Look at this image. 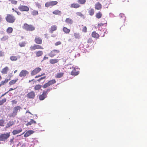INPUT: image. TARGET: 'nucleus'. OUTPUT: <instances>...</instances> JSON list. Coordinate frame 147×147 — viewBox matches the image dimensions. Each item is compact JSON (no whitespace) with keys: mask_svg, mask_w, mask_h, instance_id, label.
<instances>
[{"mask_svg":"<svg viewBox=\"0 0 147 147\" xmlns=\"http://www.w3.org/2000/svg\"><path fill=\"white\" fill-rule=\"evenodd\" d=\"M22 28L27 31H32L35 29V27L32 25H29L25 23L22 26Z\"/></svg>","mask_w":147,"mask_h":147,"instance_id":"f257e3e1","label":"nucleus"},{"mask_svg":"<svg viewBox=\"0 0 147 147\" xmlns=\"http://www.w3.org/2000/svg\"><path fill=\"white\" fill-rule=\"evenodd\" d=\"M52 89L51 88H48L46 90H44L43 91L42 94L40 95L39 96V99L40 100H44L47 97V92H49Z\"/></svg>","mask_w":147,"mask_h":147,"instance_id":"f03ea898","label":"nucleus"},{"mask_svg":"<svg viewBox=\"0 0 147 147\" xmlns=\"http://www.w3.org/2000/svg\"><path fill=\"white\" fill-rule=\"evenodd\" d=\"M10 136V133L9 132L1 134L0 135V141H7Z\"/></svg>","mask_w":147,"mask_h":147,"instance_id":"7ed1b4c3","label":"nucleus"},{"mask_svg":"<svg viewBox=\"0 0 147 147\" xmlns=\"http://www.w3.org/2000/svg\"><path fill=\"white\" fill-rule=\"evenodd\" d=\"M5 20L8 22L13 23L15 21L16 18L12 14H7L5 17Z\"/></svg>","mask_w":147,"mask_h":147,"instance_id":"20e7f679","label":"nucleus"},{"mask_svg":"<svg viewBox=\"0 0 147 147\" xmlns=\"http://www.w3.org/2000/svg\"><path fill=\"white\" fill-rule=\"evenodd\" d=\"M69 65H67L66 66V68L69 69H70L72 71L71 72V74L72 76H76L78 75L79 74V72L78 71V69L75 68L74 67H72L69 66Z\"/></svg>","mask_w":147,"mask_h":147,"instance_id":"39448f33","label":"nucleus"},{"mask_svg":"<svg viewBox=\"0 0 147 147\" xmlns=\"http://www.w3.org/2000/svg\"><path fill=\"white\" fill-rule=\"evenodd\" d=\"M21 109V107L19 106L14 107L13 108V112L10 114L9 117H13L16 116L17 114L18 111H20V110Z\"/></svg>","mask_w":147,"mask_h":147,"instance_id":"423d86ee","label":"nucleus"},{"mask_svg":"<svg viewBox=\"0 0 147 147\" xmlns=\"http://www.w3.org/2000/svg\"><path fill=\"white\" fill-rule=\"evenodd\" d=\"M55 80L53 79L47 82L43 86V88H45L56 83Z\"/></svg>","mask_w":147,"mask_h":147,"instance_id":"0eeeda50","label":"nucleus"},{"mask_svg":"<svg viewBox=\"0 0 147 147\" xmlns=\"http://www.w3.org/2000/svg\"><path fill=\"white\" fill-rule=\"evenodd\" d=\"M19 9L21 11H28L29 10V7L26 5H21L18 7Z\"/></svg>","mask_w":147,"mask_h":147,"instance_id":"6e6552de","label":"nucleus"},{"mask_svg":"<svg viewBox=\"0 0 147 147\" xmlns=\"http://www.w3.org/2000/svg\"><path fill=\"white\" fill-rule=\"evenodd\" d=\"M60 53L59 50H58L54 49L51 51L49 54V55L51 57H53L57 54Z\"/></svg>","mask_w":147,"mask_h":147,"instance_id":"1a4fd4ad","label":"nucleus"},{"mask_svg":"<svg viewBox=\"0 0 147 147\" xmlns=\"http://www.w3.org/2000/svg\"><path fill=\"white\" fill-rule=\"evenodd\" d=\"M58 3L57 1H50L46 2L45 4V6L48 7L50 6H53L56 5Z\"/></svg>","mask_w":147,"mask_h":147,"instance_id":"9d476101","label":"nucleus"},{"mask_svg":"<svg viewBox=\"0 0 147 147\" xmlns=\"http://www.w3.org/2000/svg\"><path fill=\"white\" fill-rule=\"evenodd\" d=\"M35 93L33 91H32L28 93L26 95V97L30 99H33L35 97Z\"/></svg>","mask_w":147,"mask_h":147,"instance_id":"9b49d317","label":"nucleus"},{"mask_svg":"<svg viewBox=\"0 0 147 147\" xmlns=\"http://www.w3.org/2000/svg\"><path fill=\"white\" fill-rule=\"evenodd\" d=\"M41 70V69L39 67H38L35 68L31 72V74L32 76H34L37 74Z\"/></svg>","mask_w":147,"mask_h":147,"instance_id":"f8f14e48","label":"nucleus"},{"mask_svg":"<svg viewBox=\"0 0 147 147\" xmlns=\"http://www.w3.org/2000/svg\"><path fill=\"white\" fill-rule=\"evenodd\" d=\"M29 73L26 70H22L19 74V76L20 77H24L27 75Z\"/></svg>","mask_w":147,"mask_h":147,"instance_id":"ddd939ff","label":"nucleus"},{"mask_svg":"<svg viewBox=\"0 0 147 147\" xmlns=\"http://www.w3.org/2000/svg\"><path fill=\"white\" fill-rule=\"evenodd\" d=\"M34 40L36 44L41 45L42 43V39L39 36H36Z\"/></svg>","mask_w":147,"mask_h":147,"instance_id":"4468645a","label":"nucleus"},{"mask_svg":"<svg viewBox=\"0 0 147 147\" xmlns=\"http://www.w3.org/2000/svg\"><path fill=\"white\" fill-rule=\"evenodd\" d=\"M102 6L99 2H98L95 4V8L96 9L100 10L102 8Z\"/></svg>","mask_w":147,"mask_h":147,"instance_id":"2eb2a0df","label":"nucleus"},{"mask_svg":"<svg viewBox=\"0 0 147 147\" xmlns=\"http://www.w3.org/2000/svg\"><path fill=\"white\" fill-rule=\"evenodd\" d=\"M57 26L56 25L52 26L50 28L49 32L51 33H53L54 31L57 30Z\"/></svg>","mask_w":147,"mask_h":147,"instance_id":"dca6fc26","label":"nucleus"},{"mask_svg":"<svg viewBox=\"0 0 147 147\" xmlns=\"http://www.w3.org/2000/svg\"><path fill=\"white\" fill-rule=\"evenodd\" d=\"M9 70V68L7 66H6L1 71V73L4 74H7V72Z\"/></svg>","mask_w":147,"mask_h":147,"instance_id":"f3484780","label":"nucleus"},{"mask_svg":"<svg viewBox=\"0 0 147 147\" xmlns=\"http://www.w3.org/2000/svg\"><path fill=\"white\" fill-rule=\"evenodd\" d=\"M91 36L92 37L96 38H98L100 37L99 35L96 31L92 32V33Z\"/></svg>","mask_w":147,"mask_h":147,"instance_id":"a211bd4d","label":"nucleus"},{"mask_svg":"<svg viewBox=\"0 0 147 147\" xmlns=\"http://www.w3.org/2000/svg\"><path fill=\"white\" fill-rule=\"evenodd\" d=\"M36 57H40L42 56L43 54V52L41 51H38L35 52Z\"/></svg>","mask_w":147,"mask_h":147,"instance_id":"6ab92c4d","label":"nucleus"},{"mask_svg":"<svg viewBox=\"0 0 147 147\" xmlns=\"http://www.w3.org/2000/svg\"><path fill=\"white\" fill-rule=\"evenodd\" d=\"M80 6V5L79 4L75 3L71 4L70 5L71 7L76 9L79 7Z\"/></svg>","mask_w":147,"mask_h":147,"instance_id":"aec40b11","label":"nucleus"},{"mask_svg":"<svg viewBox=\"0 0 147 147\" xmlns=\"http://www.w3.org/2000/svg\"><path fill=\"white\" fill-rule=\"evenodd\" d=\"M14 122L13 121H9L6 124L5 127L6 128H8L14 124Z\"/></svg>","mask_w":147,"mask_h":147,"instance_id":"412c9836","label":"nucleus"},{"mask_svg":"<svg viewBox=\"0 0 147 147\" xmlns=\"http://www.w3.org/2000/svg\"><path fill=\"white\" fill-rule=\"evenodd\" d=\"M20 58V56H12L10 57V59L12 61H17L18 58Z\"/></svg>","mask_w":147,"mask_h":147,"instance_id":"4be33fe9","label":"nucleus"},{"mask_svg":"<svg viewBox=\"0 0 147 147\" xmlns=\"http://www.w3.org/2000/svg\"><path fill=\"white\" fill-rule=\"evenodd\" d=\"M59 61V60L57 59H51L49 60L50 63L52 64L57 63Z\"/></svg>","mask_w":147,"mask_h":147,"instance_id":"5701e85b","label":"nucleus"},{"mask_svg":"<svg viewBox=\"0 0 147 147\" xmlns=\"http://www.w3.org/2000/svg\"><path fill=\"white\" fill-rule=\"evenodd\" d=\"M10 80V78L9 79H5L4 80L2 81L0 84V87L1 86H3L6 84L7 83L8 81Z\"/></svg>","mask_w":147,"mask_h":147,"instance_id":"b1692460","label":"nucleus"},{"mask_svg":"<svg viewBox=\"0 0 147 147\" xmlns=\"http://www.w3.org/2000/svg\"><path fill=\"white\" fill-rule=\"evenodd\" d=\"M64 74V73L63 72L57 73L55 76V77L56 78H60L63 76Z\"/></svg>","mask_w":147,"mask_h":147,"instance_id":"393cba45","label":"nucleus"},{"mask_svg":"<svg viewBox=\"0 0 147 147\" xmlns=\"http://www.w3.org/2000/svg\"><path fill=\"white\" fill-rule=\"evenodd\" d=\"M36 122L35 121H34L33 119H31L30 122L26 124V125L27 126H28L29 125H31L32 124H36Z\"/></svg>","mask_w":147,"mask_h":147,"instance_id":"a878e982","label":"nucleus"},{"mask_svg":"<svg viewBox=\"0 0 147 147\" xmlns=\"http://www.w3.org/2000/svg\"><path fill=\"white\" fill-rule=\"evenodd\" d=\"M18 79H16L15 80H13L10 81L9 82V86H11L15 84L18 80Z\"/></svg>","mask_w":147,"mask_h":147,"instance_id":"bb28decb","label":"nucleus"},{"mask_svg":"<svg viewBox=\"0 0 147 147\" xmlns=\"http://www.w3.org/2000/svg\"><path fill=\"white\" fill-rule=\"evenodd\" d=\"M102 16V14L100 11H99L98 13H96L95 16L96 18L98 19L100 18Z\"/></svg>","mask_w":147,"mask_h":147,"instance_id":"cd10ccee","label":"nucleus"},{"mask_svg":"<svg viewBox=\"0 0 147 147\" xmlns=\"http://www.w3.org/2000/svg\"><path fill=\"white\" fill-rule=\"evenodd\" d=\"M53 13L56 15H60L61 13V11L58 10H55L53 12Z\"/></svg>","mask_w":147,"mask_h":147,"instance_id":"c85d7f7f","label":"nucleus"},{"mask_svg":"<svg viewBox=\"0 0 147 147\" xmlns=\"http://www.w3.org/2000/svg\"><path fill=\"white\" fill-rule=\"evenodd\" d=\"M22 131V129H20L18 130H14L12 132V133L13 135H15L20 133Z\"/></svg>","mask_w":147,"mask_h":147,"instance_id":"c756f323","label":"nucleus"},{"mask_svg":"<svg viewBox=\"0 0 147 147\" xmlns=\"http://www.w3.org/2000/svg\"><path fill=\"white\" fill-rule=\"evenodd\" d=\"M42 87V86L40 84H37L34 87V90H39Z\"/></svg>","mask_w":147,"mask_h":147,"instance_id":"7c9ffc66","label":"nucleus"},{"mask_svg":"<svg viewBox=\"0 0 147 147\" xmlns=\"http://www.w3.org/2000/svg\"><path fill=\"white\" fill-rule=\"evenodd\" d=\"M65 22L68 24H71L73 23V20L69 18H67L66 19Z\"/></svg>","mask_w":147,"mask_h":147,"instance_id":"2f4dec72","label":"nucleus"},{"mask_svg":"<svg viewBox=\"0 0 147 147\" xmlns=\"http://www.w3.org/2000/svg\"><path fill=\"white\" fill-rule=\"evenodd\" d=\"M63 30L64 32L66 34L69 33L70 32V30L68 29L66 27H64L63 28Z\"/></svg>","mask_w":147,"mask_h":147,"instance_id":"473e14b6","label":"nucleus"},{"mask_svg":"<svg viewBox=\"0 0 147 147\" xmlns=\"http://www.w3.org/2000/svg\"><path fill=\"white\" fill-rule=\"evenodd\" d=\"M32 134V131H27L24 134V136L25 137H27Z\"/></svg>","mask_w":147,"mask_h":147,"instance_id":"72a5a7b5","label":"nucleus"},{"mask_svg":"<svg viewBox=\"0 0 147 147\" xmlns=\"http://www.w3.org/2000/svg\"><path fill=\"white\" fill-rule=\"evenodd\" d=\"M6 101L7 99L5 98H4L0 100V106L3 105L4 103Z\"/></svg>","mask_w":147,"mask_h":147,"instance_id":"f704fd0d","label":"nucleus"},{"mask_svg":"<svg viewBox=\"0 0 147 147\" xmlns=\"http://www.w3.org/2000/svg\"><path fill=\"white\" fill-rule=\"evenodd\" d=\"M35 45L36 49H44L43 47L42 46L38 44H37Z\"/></svg>","mask_w":147,"mask_h":147,"instance_id":"c9c22d12","label":"nucleus"},{"mask_svg":"<svg viewBox=\"0 0 147 147\" xmlns=\"http://www.w3.org/2000/svg\"><path fill=\"white\" fill-rule=\"evenodd\" d=\"M13 31V28L11 27H8L6 30V32L8 34L11 33Z\"/></svg>","mask_w":147,"mask_h":147,"instance_id":"e433bc0d","label":"nucleus"},{"mask_svg":"<svg viewBox=\"0 0 147 147\" xmlns=\"http://www.w3.org/2000/svg\"><path fill=\"white\" fill-rule=\"evenodd\" d=\"M119 16L120 19H122L124 21L125 20V17L124 14L123 13H121L119 15Z\"/></svg>","mask_w":147,"mask_h":147,"instance_id":"4c0bfd02","label":"nucleus"},{"mask_svg":"<svg viewBox=\"0 0 147 147\" xmlns=\"http://www.w3.org/2000/svg\"><path fill=\"white\" fill-rule=\"evenodd\" d=\"M88 13L89 15L91 16H93L94 13V10L93 9H91L89 11Z\"/></svg>","mask_w":147,"mask_h":147,"instance_id":"58836bf2","label":"nucleus"},{"mask_svg":"<svg viewBox=\"0 0 147 147\" xmlns=\"http://www.w3.org/2000/svg\"><path fill=\"white\" fill-rule=\"evenodd\" d=\"M76 14L77 16H80L84 19L85 18V16L81 12H77L76 13Z\"/></svg>","mask_w":147,"mask_h":147,"instance_id":"ea45409f","label":"nucleus"},{"mask_svg":"<svg viewBox=\"0 0 147 147\" xmlns=\"http://www.w3.org/2000/svg\"><path fill=\"white\" fill-rule=\"evenodd\" d=\"M86 0H78V2L80 4H84L86 2Z\"/></svg>","mask_w":147,"mask_h":147,"instance_id":"a19ab883","label":"nucleus"},{"mask_svg":"<svg viewBox=\"0 0 147 147\" xmlns=\"http://www.w3.org/2000/svg\"><path fill=\"white\" fill-rule=\"evenodd\" d=\"M32 15L33 16H36L38 14V12L37 11L34 10L32 12Z\"/></svg>","mask_w":147,"mask_h":147,"instance_id":"79ce46f5","label":"nucleus"},{"mask_svg":"<svg viewBox=\"0 0 147 147\" xmlns=\"http://www.w3.org/2000/svg\"><path fill=\"white\" fill-rule=\"evenodd\" d=\"M107 23H104V24H102V23L98 24V28H101L102 26H106L107 25Z\"/></svg>","mask_w":147,"mask_h":147,"instance_id":"37998d69","label":"nucleus"},{"mask_svg":"<svg viewBox=\"0 0 147 147\" xmlns=\"http://www.w3.org/2000/svg\"><path fill=\"white\" fill-rule=\"evenodd\" d=\"M5 121L3 119H0V126H4Z\"/></svg>","mask_w":147,"mask_h":147,"instance_id":"c03bdc74","label":"nucleus"},{"mask_svg":"<svg viewBox=\"0 0 147 147\" xmlns=\"http://www.w3.org/2000/svg\"><path fill=\"white\" fill-rule=\"evenodd\" d=\"M30 49L31 51H34L36 49L35 45H33L31 46L30 47Z\"/></svg>","mask_w":147,"mask_h":147,"instance_id":"a18cd8bd","label":"nucleus"},{"mask_svg":"<svg viewBox=\"0 0 147 147\" xmlns=\"http://www.w3.org/2000/svg\"><path fill=\"white\" fill-rule=\"evenodd\" d=\"M87 42L88 44H90L93 42V40L92 39L90 38H89L87 41Z\"/></svg>","mask_w":147,"mask_h":147,"instance_id":"49530a36","label":"nucleus"},{"mask_svg":"<svg viewBox=\"0 0 147 147\" xmlns=\"http://www.w3.org/2000/svg\"><path fill=\"white\" fill-rule=\"evenodd\" d=\"M8 38V36H5L1 38V40L2 41H5L7 40Z\"/></svg>","mask_w":147,"mask_h":147,"instance_id":"de8ad7c7","label":"nucleus"},{"mask_svg":"<svg viewBox=\"0 0 147 147\" xmlns=\"http://www.w3.org/2000/svg\"><path fill=\"white\" fill-rule=\"evenodd\" d=\"M74 35L76 38H80V36L78 33H75L74 34Z\"/></svg>","mask_w":147,"mask_h":147,"instance_id":"09e8293b","label":"nucleus"},{"mask_svg":"<svg viewBox=\"0 0 147 147\" xmlns=\"http://www.w3.org/2000/svg\"><path fill=\"white\" fill-rule=\"evenodd\" d=\"M25 42H20L19 43V45L21 47H24L25 45Z\"/></svg>","mask_w":147,"mask_h":147,"instance_id":"8fccbe9b","label":"nucleus"},{"mask_svg":"<svg viewBox=\"0 0 147 147\" xmlns=\"http://www.w3.org/2000/svg\"><path fill=\"white\" fill-rule=\"evenodd\" d=\"M14 139V138L13 137L12 138H11L10 139V144L11 145L12 144L13 145L14 144V142L13 141V140Z\"/></svg>","mask_w":147,"mask_h":147,"instance_id":"3c124183","label":"nucleus"},{"mask_svg":"<svg viewBox=\"0 0 147 147\" xmlns=\"http://www.w3.org/2000/svg\"><path fill=\"white\" fill-rule=\"evenodd\" d=\"M46 78V76H44L42 77H41L39 79L37 80V81L40 82L41 80L45 79Z\"/></svg>","mask_w":147,"mask_h":147,"instance_id":"603ef678","label":"nucleus"},{"mask_svg":"<svg viewBox=\"0 0 147 147\" xmlns=\"http://www.w3.org/2000/svg\"><path fill=\"white\" fill-rule=\"evenodd\" d=\"M82 31L84 32H87V28L86 26H84L82 29Z\"/></svg>","mask_w":147,"mask_h":147,"instance_id":"864d4df0","label":"nucleus"},{"mask_svg":"<svg viewBox=\"0 0 147 147\" xmlns=\"http://www.w3.org/2000/svg\"><path fill=\"white\" fill-rule=\"evenodd\" d=\"M61 44V42L60 41H58L55 43V45L56 46H57L58 45H60Z\"/></svg>","mask_w":147,"mask_h":147,"instance_id":"5fc2aeb1","label":"nucleus"},{"mask_svg":"<svg viewBox=\"0 0 147 147\" xmlns=\"http://www.w3.org/2000/svg\"><path fill=\"white\" fill-rule=\"evenodd\" d=\"M17 101L16 100H13L11 101V103L13 105L17 104Z\"/></svg>","mask_w":147,"mask_h":147,"instance_id":"6e6d98bb","label":"nucleus"},{"mask_svg":"<svg viewBox=\"0 0 147 147\" xmlns=\"http://www.w3.org/2000/svg\"><path fill=\"white\" fill-rule=\"evenodd\" d=\"M11 3L14 5H16L17 3V1L15 0H13L12 1V2Z\"/></svg>","mask_w":147,"mask_h":147,"instance_id":"4d7b16f0","label":"nucleus"},{"mask_svg":"<svg viewBox=\"0 0 147 147\" xmlns=\"http://www.w3.org/2000/svg\"><path fill=\"white\" fill-rule=\"evenodd\" d=\"M36 5L38 8H41V5L39 3H36Z\"/></svg>","mask_w":147,"mask_h":147,"instance_id":"13d9d810","label":"nucleus"},{"mask_svg":"<svg viewBox=\"0 0 147 147\" xmlns=\"http://www.w3.org/2000/svg\"><path fill=\"white\" fill-rule=\"evenodd\" d=\"M14 11L15 12H16L18 15H20L21 14V13L20 12H19L18 11H17L16 10H14Z\"/></svg>","mask_w":147,"mask_h":147,"instance_id":"bf43d9fd","label":"nucleus"},{"mask_svg":"<svg viewBox=\"0 0 147 147\" xmlns=\"http://www.w3.org/2000/svg\"><path fill=\"white\" fill-rule=\"evenodd\" d=\"M4 53L1 51H0V56H2L3 55Z\"/></svg>","mask_w":147,"mask_h":147,"instance_id":"052dcab7","label":"nucleus"},{"mask_svg":"<svg viewBox=\"0 0 147 147\" xmlns=\"http://www.w3.org/2000/svg\"><path fill=\"white\" fill-rule=\"evenodd\" d=\"M8 92H5V93L4 94H2V95H1V97H3V96H4L6 94H7V93H8Z\"/></svg>","mask_w":147,"mask_h":147,"instance_id":"680f3d73","label":"nucleus"},{"mask_svg":"<svg viewBox=\"0 0 147 147\" xmlns=\"http://www.w3.org/2000/svg\"><path fill=\"white\" fill-rule=\"evenodd\" d=\"M16 88H10L9 89V90L8 92H9L10 91H11V90H14V89H16Z\"/></svg>","mask_w":147,"mask_h":147,"instance_id":"e2e57ef3","label":"nucleus"},{"mask_svg":"<svg viewBox=\"0 0 147 147\" xmlns=\"http://www.w3.org/2000/svg\"><path fill=\"white\" fill-rule=\"evenodd\" d=\"M48 59V57L46 56H45L43 58V59L44 60L47 59Z\"/></svg>","mask_w":147,"mask_h":147,"instance_id":"0e129e2a","label":"nucleus"},{"mask_svg":"<svg viewBox=\"0 0 147 147\" xmlns=\"http://www.w3.org/2000/svg\"><path fill=\"white\" fill-rule=\"evenodd\" d=\"M40 76H41V75H38V76H36L35 77V78H37L40 77Z\"/></svg>","mask_w":147,"mask_h":147,"instance_id":"69168bd1","label":"nucleus"},{"mask_svg":"<svg viewBox=\"0 0 147 147\" xmlns=\"http://www.w3.org/2000/svg\"><path fill=\"white\" fill-rule=\"evenodd\" d=\"M2 21V18L1 15H0V22Z\"/></svg>","mask_w":147,"mask_h":147,"instance_id":"338daca9","label":"nucleus"},{"mask_svg":"<svg viewBox=\"0 0 147 147\" xmlns=\"http://www.w3.org/2000/svg\"><path fill=\"white\" fill-rule=\"evenodd\" d=\"M33 80H34V79H32V80H29V82H31V81H33Z\"/></svg>","mask_w":147,"mask_h":147,"instance_id":"774afa93","label":"nucleus"}]
</instances>
